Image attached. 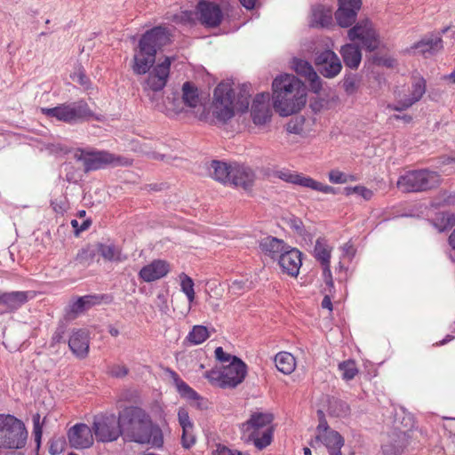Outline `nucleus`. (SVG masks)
<instances>
[{
	"label": "nucleus",
	"mask_w": 455,
	"mask_h": 455,
	"mask_svg": "<svg viewBox=\"0 0 455 455\" xmlns=\"http://www.w3.org/2000/svg\"><path fill=\"white\" fill-rule=\"evenodd\" d=\"M121 432L132 442L149 443L156 447L163 445L161 428L153 424L150 416L140 407L129 406L119 413Z\"/></svg>",
	"instance_id": "1"
},
{
	"label": "nucleus",
	"mask_w": 455,
	"mask_h": 455,
	"mask_svg": "<svg viewBox=\"0 0 455 455\" xmlns=\"http://www.w3.org/2000/svg\"><path fill=\"white\" fill-rule=\"evenodd\" d=\"M274 108L282 116L298 113L306 105L304 84L293 75H281L272 84Z\"/></svg>",
	"instance_id": "2"
},
{
	"label": "nucleus",
	"mask_w": 455,
	"mask_h": 455,
	"mask_svg": "<svg viewBox=\"0 0 455 455\" xmlns=\"http://www.w3.org/2000/svg\"><path fill=\"white\" fill-rule=\"evenodd\" d=\"M170 41L169 33L164 27H155L146 31L134 48L132 69L135 75H145L156 62V53Z\"/></svg>",
	"instance_id": "3"
},
{
	"label": "nucleus",
	"mask_w": 455,
	"mask_h": 455,
	"mask_svg": "<svg viewBox=\"0 0 455 455\" xmlns=\"http://www.w3.org/2000/svg\"><path fill=\"white\" fill-rule=\"evenodd\" d=\"M212 115L220 122L231 119L235 111L245 112L249 108V96L241 95L236 100L235 92L229 83H220L213 92Z\"/></svg>",
	"instance_id": "4"
},
{
	"label": "nucleus",
	"mask_w": 455,
	"mask_h": 455,
	"mask_svg": "<svg viewBox=\"0 0 455 455\" xmlns=\"http://www.w3.org/2000/svg\"><path fill=\"white\" fill-rule=\"evenodd\" d=\"M274 415L270 412H253L250 419L242 424L243 438L252 442L255 447L262 450L268 446L273 440Z\"/></svg>",
	"instance_id": "5"
},
{
	"label": "nucleus",
	"mask_w": 455,
	"mask_h": 455,
	"mask_svg": "<svg viewBox=\"0 0 455 455\" xmlns=\"http://www.w3.org/2000/svg\"><path fill=\"white\" fill-rule=\"evenodd\" d=\"M247 374V365L238 357L222 367L221 370H211L204 373V377L215 387L221 388H233L241 384Z\"/></svg>",
	"instance_id": "6"
},
{
	"label": "nucleus",
	"mask_w": 455,
	"mask_h": 455,
	"mask_svg": "<svg viewBox=\"0 0 455 455\" xmlns=\"http://www.w3.org/2000/svg\"><path fill=\"white\" fill-rule=\"evenodd\" d=\"M74 156L77 161L83 163L86 172L96 171L108 165L116 167L130 166L132 164V159L122 156H116L108 151H88L78 148L76 150Z\"/></svg>",
	"instance_id": "7"
},
{
	"label": "nucleus",
	"mask_w": 455,
	"mask_h": 455,
	"mask_svg": "<svg viewBox=\"0 0 455 455\" xmlns=\"http://www.w3.org/2000/svg\"><path fill=\"white\" fill-rule=\"evenodd\" d=\"M27 436L21 420L10 414H0V447L20 449L25 445Z\"/></svg>",
	"instance_id": "8"
},
{
	"label": "nucleus",
	"mask_w": 455,
	"mask_h": 455,
	"mask_svg": "<svg viewBox=\"0 0 455 455\" xmlns=\"http://www.w3.org/2000/svg\"><path fill=\"white\" fill-rule=\"evenodd\" d=\"M440 183V175L427 169L406 172L397 180V188L405 193L431 189Z\"/></svg>",
	"instance_id": "9"
},
{
	"label": "nucleus",
	"mask_w": 455,
	"mask_h": 455,
	"mask_svg": "<svg viewBox=\"0 0 455 455\" xmlns=\"http://www.w3.org/2000/svg\"><path fill=\"white\" fill-rule=\"evenodd\" d=\"M347 38L350 42L359 43L368 52H374L380 44L379 35L373 23L369 19L356 22L347 30Z\"/></svg>",
	"instance_id": "10"
},
{
	"label": "nucleus",
	"mask_w": 455,
	"mask_h": 455,
	"mask_svg": "<svg viewBox=\"0 0 455 455\" xmlns=\"http://www.w3.org/2000/svg\"><path fill=\"white\" fill-rule=\"evenodd\" d=\"M317 414L319 423L315 429V441L323 444L330 455H342L341 448L345 443L343 436L329 426L322 411H318Z\"/></svg>",
	"instance_id": "11"
},
{
	"label": "nucleus",
	"mask_w": 455,
	"mask_h": 455,
	"mask_svg": "<svg viewBox=\"0 0 455 455\" xmlns=\"http://www.w3.org/2000/svg\"><path fill=\"white\" fill-rule=\"evenodd\" d=\"M92 427L97 442L110 443L122 435L119 417L114 414H98L93 417Z\"/></svg>",
	"instance_id": "12"
},
{
	"label": "nucleus",
	"mask_w": 455,
	"mask_h": 455,
	"mask_svg": "<svg viewBox=\"0 0 455 455\" xmlns=\"http://www.w3.org/2000/svg\"><path fill=\"white\" fill-rule=\"evenodd\" d=\"M174 58L163 56L153 64L143 84L145 91L160 92L167 84Z\"/></svg>",
	"instance_id": "13"
},
{
	"label": "nucleus",
	"mask_w": 455,
	"mask_h": 455,
	"mask_svg": "<svg viewBox=\"0 0 455 455\" xmlns=\"http://www.w3.org/2000/svg\"><path fill=\"white\" fill-rule=\"evenodd\" d=\"M275 176L280 180L293 185L310 188L312 190L322 192L323 194H336L335 188L319 182L309 176H306L297 172L290 170H282L276 172Z\"/></svg>",
	"instance_id": "14"
},
{
	"label": "nucleus",
	"mask_w": 455,
	"mask_h": 455,
	"mask_svg": "<svg viewBox=\"0 0 455 455\" xmlns=\"http://www.w3.org/2000/svg\"><path fill=\"white\" fill-rule=\"evenodd\" d=\"M69 445L72 448L82 450L92 446L94 435L92 427L84 423H76L67 432Z\"/></svg>",
	"instance_id": "15"
},
{
	"label": "nucleus",
	"mask_w": 455,
	"mask_h": 455,
	"mask_svg": "<svg viewBox=\"0 0 455 455\" xmlns=\"http://www.w3.org/2000/svg\"><path fill=\"white\" fill-rule=\"evenodd\" d=\"M315 63L319 68L320 73L327 78L335 77L340 73L342 68L339 58L331 50H325L318 53Z\"/></svg>",
	"instance_id": "16"
},
{
	"label": "nucleus",
	"mask_w": 455,
	"mask_h": 455,
	"mask_svg": "<svg viewBox=\"0 0 455 455\" xmlns=\"http://www.w3.org/2000/svg\"><path fill=\"white\" fill-rule=\"evenodd\" d=\"M277 264L283 272L291 277H297L302 265V253L290 246L277 259Z\"/></svg>",
	"instance_id": "17"
},
{
	"label": "nucleus",
	"mask_w": 455,
	"mask_h": 455,
	"mask_svg": "<svg viewBox=\"0 0 455 455\" xmlns=\"http://www.w3.org/2000/svg\"><path fill=\"white\" fill-rule=\"evenodd\" d=\"M255 180V172L251 167L237 163L233 164L229 185L248 191L252 188Z\"/></svg>",
	"instance_id": "18"
},
{
	"label": "nucleus",
	"mask_w": 455,
	"mask_h": 455,
	"mask_svg": "<svg viewBox=\"0 0 455 455\" xmlns=\"http://www.w3.org/2000/svg\"><path fill=\"white\" fill-rule=\"evenodd\" d=\"M171 271V264L164 259H154L139 272V277L146 283H152L165 277Z\"/></svg>",
	"instance_id": "19"
},
{
	"label": "nucleus",
	"mask_w": 455,
	"mask_h": 455,
	"mask_svg": "<svg viewBox=\"0 0 455 455\" xmlns=\"http://www.w3.org/2000/svg\"><path fill=\"white\" fill-rule=\"evenodd\" d=\"M197 11L199 12V20L204 26L216 28L221 23L223 14L218 4L201 1L197 5Z\"/></svg>",
	"instance_id": "20"
},
{
	"label": "nucleus",
	"mask_w": 455,
	"mask_h": 455,
	"mask_svg": "<svg viewBox=\"0 0 455 455\" xmlns=\"http://www.w3.org/2000/svg\"><path fill=\"white\" fill-rule=\"evenodd\" d=\"M426 92V80L423 77L415 78L410 92V96L399 100L396 105H388L387 108L394 111H403L419 101Z\"/></svg>",
	"instance_id": "21"
},
{
	"label": "nucleus",
	"mask_w": 455,
	"mask_h": 455,
	"mask_svg": "<svg viewBox=\"0 0 455 455\" xmlns=\"http://www.w3.org/2000/svg\"><path fill=\"white\" fill-rule=\"evenodd\" d=\"M68 347L76 356L85 358L90 347L89 332L84 329L74 330L68 339Z\"/></svg>",
	"instance_id": "22"
},
{
	"label": "nucleus",
	"mask_w": 455,
	"mask_h": 455,
	"mask_svg": "<svg viewBox=\"0 0 455 455\" xmlns=\"http://www.w3.org/2000/svg\"><path fill=\"white\" fill-rule=\"evenodd\" d=\"M35 297L34 291H11L0 293V304L6 311L13 312Z\"/></svg>",
	"instance_id": "23"
},
{
	"label": "nucleus",
	"mask_w": 455,
	"mask_h": 455,
	"mask_svg": "<svg viewBox=\"0 0 455 455\" xmlns=\"http://www.w3.org/2000/svg\"><path fill=\"white\" fill-rule=\"evenodd\" d=\"M269 93L257 94L251 106V117L255 124H264L270 118Z\"/></svg>",
	"instance_id": "24"
},
{
	"label": "nucleus",
	"mask_w": 455,
	"mask_h": 455,
	"mask_svg": "<svg viewBox=\"0 0 455 455\" xmlns=\"http://www.w3.org/2000/svg\"><path fill=\"white\" fill-rule=\"evenodd\" d=\"M293 68L298 75L304 76L309 82L310 88L314 92L317 93L321 91V79L309 62L295 59Z\"/></svg>",
	"instance_id": "25"
},
{
	"label": "nucleus",
	"mask_w": 455,
	"mask_h": 455,
	"mask_svg": "<svg viewBox=\"0 0 455 455\" xmlns=\"http://www.w3.org/2000/svg\"><path fill=\"white\" fill-rule=\"evenodd\" d=\"M289 247L290 245L284 243L283 240L270 235L262 238L259 242V249L261 251L269 258L276 260Z\"/></svg>",
	"instance_id": "26"
},
{
	"label": "nucleus",
	"mask_w": 455,
	"mask_h": 455,
	"mask_svg": "<svg viewBox=\"0 0 455 455\" xmlns=\"http://www.w3.org/2000/svg\"><path fill=\"white\" fill-rule=\"evenodd\" d=\"M408 444L404 432H395L388 435L387 440L382 445L384 455H401Z\"/></svg>",
	"instance_id": "27"
},
{
	"label": "nucleus",
	"mask_w": 455,
	"mask_h": 455,
	"mask_svg": "<svg viewBox=\"0 0 455 455\" xmlns=\"http://www.w3.org/2000/svg\"><path fill=\"white\" fill-rule=\"evenodd\" d=\"M339 53L347 68L357 69L362 61V51L359 45L348 43L341 46Z\"/></svg>",
	"instance_id": "28"
},
{
	"label": "nucleus",
	"mask_w": 455,
	"mask_h": 455,
	"mask_svg": "<svg viewBox=\"0 0 455 455\" xmlns=\"http://www.w3.org/2000/svg\"><path fill=\"white\" fill-rule=\"evenodd\" d=\"M233 170V164L214 160L211 163V176L217 181L228 184Z\"/></svg>",
	"instance_id": "29"
},
{
	"label": "nucleus",
	"mask_w": 455,
	"mask_h": 455,
	"mask_svg": "<svg viewBox=\"0 0 455 455\" xmlns=\"http://www.w3.org/2000/svg\"><path fill=\"white\" fill-rule=\"evenodd\" d=\"M275 364L280 372L290 375L296 369V359L291 353L283 351L275 355Z\"/></svg>",
	"instance_id": "30"
},
{
	"label": "nucleus",
	"mask_w": 455,
	"mask_h": 455,
	"mask_svg": "<svg viewBox=\"0 0 455 455\" xmlns=\"http://www.w3.org/2000/svg\"><path fill=\"white\" fill-rule=\"evenodd\" d=\"M102 296L100 295H86L79 297L76 301L70 304V312L75 315L81 314L92 307L100 304Z\"/></svg>",
	"instance_id": "31"
},
{
	"label": "nucleus",
	"mask_w": 455,
	"mask_h": 455,
	"mask_svg": "<svg viewBox=\"0 0 455 455\" xmlns=\"http://www.w3.org/2000/svg\"><path fill=\"white\" fill-rule=\"evenodd\" d=\"M68 106V112L70 117V123L76 122L78 120L88 119L93 116L92 111L90 109L88 104L84 100L76 101Z\"/></svg>",
	"instance_id": "32"
},
{
	"label": "nucleus",
	"mask_w": 455,
	"mask_h": 455,
	"mask_svg": "<svg viewBox=\"0 0 455 455\" xmlns=\"http://www.w3.org/2000/svg\"><path fill=\"white\" fill-rule=\"evenodd\" d=\"M312 23L322 28H328L332 25L331 9L323 5L315 6L312 10Z\"/></svg>",
	"instance_id": "33"
},
{
	"label": "nucleus",
	"mask_w": 455,
	"mask_h": 455,
	"mask_svg": "<svg viewBox=\"0 0 455 455\" xmlns=\"http://www.w3.org/2000/svg\"><path fill=\"white\" fill-rule=\"evenodd\" d=\"M443 48V41L440 37L424 38L412 46V49L423 55L435 53Z\"/></svg>",
	"instance_id": "34"
},
{
	"label": "nucleus",
	"mask_w": 455,
	"mask_h": 455,
	"mask_svg": "<svg viewBox=\"0 0 455 455\" xmlns=\"http://www.w3.org/2000/svg\"><path fill=\"white\" fill-rule=\"evenodd\" d=\"M170 376L181 397L188 400H197L199 395L190 387L174 371H170Z\"/></svg>",
	"instance_id": "35"
},
{
	"label": "nucleus",
	"mask_w": 455,
	"mask_h": 455,
	"mask_svg": "<svg viewBox=\"0 0 455 455\" xmlns=\"http://www.w3.org/2000/svg\"><path fill=\"white\" fill-rule=\"evenodd\" d=\"M358 12L339 4V8L335 12L338 25L341 28H350L355 22Z\"/></svg>",
	"instance_id": "36"
},
{
	"label": "nucleus",
	"mask_w": 455,
	"mask_h": 455,
	"mask_svg": "<svg viewBox=\"0 0 455 455\" xmlns=\"http://www.w3.org/2000/svg\"><path fill=\"white\" fill-rule=\"evenodd\" d=\"M211 336V332L204 325H194L185 338L189 345L196 346L204 343Z\"/></svg>",
	"instance_id": "37"
},
{
	"label": "nucleus",
	"mask_w": 455,
	"mask_h": 455,
	"mask_svg": "<svg viewBox=\"0 0 455 455\" xmlns=\"http://www.w3.org/2000/svg\"><path fill=\"white\" fill-rule=\"evenodd\" d=\"M181 99L186 107L196 108L200 101L197 87L190 82L184 83Z\"/></svg>",
	"instance_id": "38"
},
{
	"label": "nucleus",
	"mask_w": 455,
	"mask_h": 455,
	"mask_svg": "<svg viewBox=\"0 0 455 455\" xmlns=\"http://www.w3.org/2000/svg\"><path fill=\"white\" fill-rule=\"evenodd\" d=\"M96 252L100 253V256L107 261H122V251L121 249L116 247L115 244H105L99 243H97Z\"/></svg>",
	"instance_id": "39"
},
{
	"label": "nucleus",
	"mask_w": 455,
	"mask_h": 455,
	"mask_svg": "<svg viewBox=\"0 0 455 455\" xmlns=\"http://www.w3.org/2000/svg\"><path fill=\"white\" fill-rule=\"evenodd\" d=\"M332 248L324 239H317L314 248V256L321 265L331 263Z\"/></svg>",
	"instance_id": "40"
},
{
	"label": "nucleus",
	"mask_w": 455,
	"mask_h": 455,
	"mask_svg": "<svg viewBox=\"0 0 455 455\" xmlns=\"http://www.w3.org/2000/svg\"><path fill=\"white\" fill-rule=\"evenodd\" d=\"M185 107L186 105L182 102V99L173 93L172 97H167L164 106L158 107V109L164 112L167 116H173L181 113Z\"/></svg>",
	"instance_id": "41"
},
{
	"label": "nucleus",
	"mask_w": 455,
	"mask_h": 455,
	"mask_svg": "<svg viewBox=\"0 0 455 455\" xmlns=\"http://www.w3.org/2000/svg\"><path fill=\"white\" fill-rule=\"evenodd\" d=\"M41 112L48 117H55L60 121L70 123L71 116H69L68 104H61L51 108H42Z\"/></svg>",
	"instance_id": "42"
},
{
	"label": "nucleus",
	"mask_w": 455,
	"mask_h": 455,
	"mask_svg": "<svg viewBox=\"0 0 455 455\" xmlns=\"http://www.w3.org/2000/svg\"><path fill=\"white\" fill-rule=\"evenodd\" d=\"M96 250H94L92 246L88 245L78 251L77 254L75 257V261L77 265H80L82 267H89L93 263L96 257Z\"/></svg>",
	"instance_id": "43"
},
{
	"label": "nucleus",
	"mask_w": 455,
	"mask_h": 455,
	"mask_svg": "<svg viewBox=\"0 0 455 455\" xmlns=\"http://www.w3.org/2000/svg\"><path fill=\"white\" fill-rule=\"evenodd\" d=\"M339 370L341 372L342 379L346 381L352 380L358 374L359 370L354 360H346L339 364Z\"/></svg>",
	"instance_id": "44"
},
{
	"label": "nucleus",
	"mask_w": 455,
	"mask_h": 455,
	"mask_svg": "<svg viewBox=\"0 0 455 455\" xmlns=\"http://www.w3.org/2000/svg\"><path fill=\"white\" fill-rule=\"evenodd\" d=\"M180 279L181 291L186 294L189 303H192L196 298L193 279L185 273L180 275Z\"/></svg>",
	"instance_id": "45"
},
{
	"label": "nucleus",
	"mask_w": 455,
	"mask_h": 455,
	"mask_svg": "<svg viewBox=\"0 0 455 455\" xmlns=\"http://www.w3.org/2000/svg\"><path fill=\"white\" fill-rule=\"evenodd\" d=\"M330 182L333 184H345L349 181L356 180L354 175H347L339 170H331L328 173Z\"/></svg>",
	"instance_id": "46"
},
{
	"label": "nucleus",
	"mask_w": 455,
	"mask_h": 455,
	"mask_svg": "<svg viewBox=\"0 0 455 455\" xmlns=\"http://www.w3.org/2000/svg\"><path fill=\"white\" fill-rule=\"evenodd\" d=\"M182 446L186 449H189L196 443V436L194 435V428H182L181 436Z\"/></svg>",
	"instance_id": "47"
},
{
	"label": "nucleus",
	"mask_w": 455,
	"mask_h": 455,
	"mask_svg": "<svg viewBox=\"0 0 455 455\" xmlns=\"http://www.w3.org/2000/svg\"><path fill=\"white\" fill-rule=\"evenodd\" d=\"M128 368L124 364H112L108 369V373L115 378H123L128 374Z\"/></svg>",
	"instance_id": "48"
},
{
	"label": "nucleus",
	"mask_w": 455,
	"mask_h": 455,
	"mask_svg": "<svg viewBox=\"0 0 455 455\" xmlns=\"http://www.w3.org/2000/svg\"><path fill=\"white\" fill-rule=\"evenodd\" d=\"M178 419L182 428H194V424L190 420L188 411L185 408H180L178 411Z\"/></svg>",
	"instance_id": "49"
},
{
	"label": "nucleus",
	"mask_w": 455,
	"mask_h": 455,
	"mask_svg": "<svg viewBox=\"0 0 455 455\" xmlns=\"http://www.w3.org/2000/svg\"><path fill=\"white\" fill-rule=\"evenodd\" d=\"M323 278L324 280V283L326 286L329 288V293H331L332 290L334 289V283L332 279V275L331 271V263L323 264Z\"/></svg>",
	"instance_id": "50"
},
{
	"label": "nucleus",
	"mask_w": 455,
	"mask_h": 455,
	"mask_svg": "<svg viewBox=\"0 0 455 455\" xmlns=\"http://www.w3.org/2000/svg\"><path fill=\"white\" fill-rule=\"evenodd\" d=\"M33 433L35 436V440L39 443L42 438L43 434V425L40 422V415L39 413H36L33 416Z\"/></svg>",
	"instance_id": "51"
},
{
	"label": "nucleus",
	"mask_w": 455,
	"mask_h": 455,
	"mask_svg": "<svg viewBox=\"0 0 455 455\" xmlns=\"http://www.w3.org/2000/svg\"><path fill=\"white\" fill-rule=\"evenodd\" d=\"M212 455H250L246 452L233 451L225 445L218 444L216 449L212 451Z\"/></svg>",
	"instance_id": "52"
},
{
	"label": "nucleus",
	"mask_w": 455,
	"mask_h": 455,
	"mask_svg": "<svg viewBox=\"0 0 455 455\" xmlns=\"http://www.w3.org/2000/svg\"><path fill=\"white\" fill-rule=\"evenodd\" d=\"M343 87L347 94H353L357 91V81L353 76L346 77L343 83Z\"/></svg>",
	"instance_id": "53"
},
{
	"label": "nucleus",
	"mask_w": 455,
	"mask_h": 455,
	"mask_svg": "<svg viewBox=\"0 0 455 455\" xmlns=\"http://www.w3.org/2000/svg\"><path fill=\"white\" fill-rule=\"evenodd\" d=\"M214 354L216 359L221 363H230L234 357L231 355L226 353L221 347H218L215 349Z\"/></svg>",
	"instance_id": "54"
},
{
	"label": "nucleus",
	"mask_w": 455,
	"mask_h": 455,
	"mask_svg": "<svg viewBox=\"0 0 455 455\" xmlns=\"http://www.w3.org/2000/svg\"><path fill=\"white\" fill-rule=\"evenodd\" d=\"M339 4L347 8L360 11L362 0H339Z\"/></svg>",
	"instance_id": "55"
},
{
	"label": "nucleus",
	"mask_w": 455,
	"mask_h": 455,
	"mask_svg": "<svg viewBox=\"0 0 455 455\" xmlns=\"http://www.w3.org/2000/svg\"><path fill=\"white\" fill-rule=\"evenodd\" d=\"M356 190L355 194L359 195L366 201H370L374 196L373 191L364 186L359 185Z\"/></svg>",
	"instance_id": "56"
},
{
	"label": "nucleus",
	"mask_w": 455,
	"mask_h": 455,
	"mask_svg": "<svg viewBox=\"0 0 455 455\" xmlns=\"http://www.w3.org/2000/svg\"><path fill=\"white\" fill-rule=\"evenodd\" d=\"M76 77L77 78L76 81L82 85H86L89 83V78L83 71H78L73 76V79L75 80Z\"/></svg>",
	"instance_id": "57"
},
{
	"label": "nucleus",
	"mask_w": 455,
	"mask_h": 455,
	"mask_svg": "<svg viewBox=\"0 0 455 455\" xmlns=\"http://www.w3.org/2000/svg\"><path fill=\"white\" fill-rule=\"evenodd\" d=\"M64 329L61 327V328H59L57 329V331L54 332V334L52 335V341L54 343H60L63 340V337H64Z\"/></svg>",
	"instance_id": "58"
},
{
	"label": "nucleus",
	"mask_w": 455,
	"mask_h": 455,
	"mask_svg": "<svg viewBox=\"0 0 455 455\" xmlns=\"http://www.w3.org/2000/svg\"><path fill=\"white\" fill-rule=\"evenodd\" d=\"M321 306L323 308H326L331 312L332 311V302L329 294H326L323 297Z\"/></svg>",
	"instance_id": "59"
},
{
	"label": "nucleus",
	"mask_w": 455,
	"mask_h": 455,
	"mask_svg": "<svg viewBox=\"0 0 455 455\" xmlns=\"http://www.w3.org/2000/svg\"><path fill=\"white\" fill-rule=\"evenodd\" d=\"M392 118L395 119V120H402L403 122L406 123V124H409L412 121V116H410V115H403V116H400V115H394L392 116Z\"/></svg>",
	"instance_id": "60"
},
{
	"label": "nucleus",
	"mask_w": 455,
	"mask_h": 455,
	"mask_svg": "<svg viewBox=\"0 0 455 455\" xmlns=\"http://www.w3.org/2000/svg\"><path fill=\"white\" fill-rule=\"evenodd\" d=\"M241 4L248 10L253 9L256 0H239Z\"/></svg>",
	"instance_id": "61"
},
{
	"label": "nucleus",
	"mask_w": 455,
	"mask_h": 455,
	"mask_svg": "<svg viewBox=\"0 0 455 455\" xmlns=\"http://www.w3.org/2000/svg\"><path fill=\"white\" fill-rule=\"evenodd\" d=\"M292 228H294L298 232H301L302 230V222L299 220H294L292 221Z\"/></svg>",
	"instance_id": "62"
},
{
	"label": "nucleus",
	"mask_w": 455,
	"mask_h": 455,
	"mask_svg": "<svg viewBox=\"0 0 455 455\" xmlns=\"http://www.w3.org/2000/svg\"><path fill=\"white\" fill-rule=\"evenodd\" d=\"M449 243L453 250H455V229L451 232L449 236Z\"/></svg>",
	"instance_id": "63"
},
{
	"label": "nucleus",
	"mask_w": 455,
	"mask_h": 455,
	"mask_svg": "<svg viewBox=\"0 0 455 455\" xmlns=\"http://www.w3.org/2000/svg\"><path fill=\"white\" fill-rule=\"evenodd\" d=\"M444 80H449L451 84H455V70L451 74L443 76Z\"/></svg>",
	"instance_id": "64"
}]
</instances>
